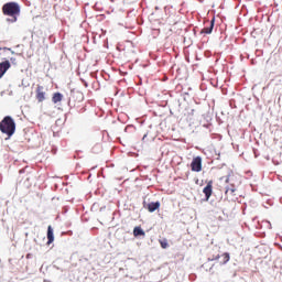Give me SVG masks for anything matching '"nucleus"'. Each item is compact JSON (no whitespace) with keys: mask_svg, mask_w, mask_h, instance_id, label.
<instances>
[{"mask_svg":"<svg viewBox=\"0 0 282 282\" xmlns=\"http://www.w3.org/2000/svg\"><path fill=\"white\" fill-rule=\"evenodd\" d=\"M47 246L54 243V229H52V226L47 227Z\"/></svg>","mask_w":282,"mask_h":282,"instance_id":"1a4fd4ad","label":"nucleus"},{"mask_svg":"<svg viewBox=\"0 0 282 282\" xmlns=\"http://www.w3.org/2000/svg\"><path fill=\"white\" fill-rule=\"evenodd\" d=\"M237 188L235 187V185H231V187H228L225 192L226 195H228V193H230V195H235Z\"/></svg>","mask_w":282,"mask_h":282,"instance_id":"4468645a","label":"nucleus"},{"mask_svg":"<svg viewBox=\"0 0 282 282\" xmlns=\"http://www.w3.org/2000/svg\"><path fill=\"white\" fill-rule=\"evenodd\" d=\"M221 261H220V265H226V263H228V261H230V253L225 252L221 256Z\"/></svg>","mask_w":282,"mask_h":282,"instance_id":"f8f14e48","label":"nucleus"},{"mask_svg":"<svg viewBox=\"0 0 282 282\" xmlns=\"http://www.w3.org/2000/svg\"><path fill=\"white\" fill-rule=\"evenodd\" d=\"M226 182H228V178L226 180Z\"/></svg>","mask_w":282,"mask_h":282,"instance_id":"dca6fc26","label":"nucleus"},{"mask_svg":"<svg viewBox=\"0 0 282 282\" xmlns=\"http://www.w3.org/2000/svg\"><path fill=\"white\" fill-rule=\"evenodd\" d=\"M10 67L11 65L9 61H4L0 63V78H3V76L6 75V72H8Z\"/></svg>","mask_w":282,"mask_h":282,"instance_id":"423d86ee","label":"nucleus"},{"mask_svg":"<svg viewBox=\"0 0 282 282\" xmlns=\"http://www.w3.org/2000/svg\"><path fill=\"white\" fill-rule=\"evenodd\" d=\"M62 100H63V94L61 93L53 94L52 102H54V105H58V102H61Z\"/></svg>","mask_w":282,"mask_h":282,"instance_id":"9d476101","label":"nucleus"},{"mask_svg":"<svg viewBox=\"0 0 282 282\" xmlns=\"http://www.w3.org/2000/svg\"><path fill=\"white\" fill-rule=\"evenodd\" d=\"M219 259H221V256H219V253L208 257V261H219Z\"/></svg>","mask_w":282,"mask_h":282,"instance_id":"2eb2a0df","label":"nucleus"},{"mask_svg":"<svg viewBox=\"0 0 282 282\" xmlns=\"http://www.w3.org/2000/svg\"><path fill=\"white\" fill-rule=\"evenodd\" d=\"M191 169L194 173H199L202 171V156H195L192 160Z\"/></svg>","mask_w":282,"mask_h":282,"instance_id":"20e7f679","label":"nucleus"},{"mask_svg":"<svg viewBox=\"0 0 282 282\" xmlns=\"http://www.w3.org/2000/svg\"><path fill=\"white\" fill-rule=\"evenodd\" d=\"M215 28V18H213L209 22V26H205L202 29L200 34H213V30Z\"/></svg>","mask_w":282,"mask_h":282,"instance_id":"0eeeda50","label":"nucleus"},{"mask_svg":"<svg viewBox=\"0 0 282 282\" xmlns=\"http://www.w3.org/2000/svg\"><path fill=\"white\" fill-rule=\"evenodd\" d=\"M159 243L161 248H163V250H166V248H169V240L166 238L160 239Z\"/></svg>","mask_w":282,"mask_h":282,"instance_id":"ddd939ff","label":"nucleus"},{"mask_svg":"<svg viewBox=\"0 0 282 282\" xmlns=\"http://www.w3.org/2000/svg\"><path fill=\"white\" fill-rule=\"evenodd\" d=\"M133 235L134 237H144L147 234L142 230V227H134Z\"/></svg>","mask_w":282,"mask_h":282,"instance_id":"9b49d317","label":"nucleus"},{"mask_svg":"<svg viewBox=\"0 0 282 282\" xmlns=\"http://www.w3.org/2000/svg\"><path fill=\"white\" fill-rule=\"evenodd\" d=\"M203 193L206 197V200L208 202L210 199V196L213 195V181L207 182V185L204 187Z\"/></svg>","mask_w":282,"mask_h":282,"instance_id":"39448f33","label":"nucleus"},{"mask_svg":"<svg viewBox=\"0 0 282 282\" xmlns=\"http://www.w3.org/2000/svg\"><path fill=\"white\" fill-rule=\"evenodd\" d=\"M4 17H11L12 23H17V17L21 14V6L17 2H7L2 7Z\"/></svg>","mask_w":282,"mask_h":282,"instance_id":"f257e3e1","label":"nucleus"},{"mask_svg":"<svg viewBox=\"0 0 282 282\" xmlns=\"http://www.w3.org/2000/svg\"><path fill=\"white\" fill-rule=\"evenodd\" d=\"M148 208L149 213H155L160 208V202L150 203L145 206Z\"/></svg>","mask_w":282,"mask_h":282,"instance_id":"6e6552de","label":"nucleus"},{"mask_svg":"<svg viewBox=\"0 0 282 282\" xmlns=\"http://www.w3.org/2000/svg\"><path fill=\"white\" fill-rule=\"evenodd\" d=\"M0 131L9 138H12V135H14V131H17V123L14 122V119L10 116L4 117L0 122Z\"/></svg>","mask_w":282,"mask_h":282,"instance_id":"f03ea898","label":"nucleus"},{"mask_svg":"<svg viewBox=\"0 0 282 282\" xmlns=\"http://www.w3.org/2000/svg\"><path fill=\"white\" fill-rule=\"evenodd\" d=\"M47 98V91L45 90V87L37 84L35 88V99L37 102H45Z\"/></svg>","mask_w":282,"mask_h":282,"instance_id":"7ed1b4c3","label":"nucleus"}]
</instances>
